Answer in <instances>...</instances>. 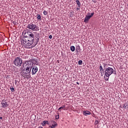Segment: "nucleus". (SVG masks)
<instances>
[{"label": "nucleus", "instance_id": "nucleus-33", "mask_svg": "<svg viewBox=\"0 0 128 128\" xmlns=\"http://www.w3.org/2000/svg\"><path fill=\"white\" fill-rule=\"evenodd\" d=\"M76 84H80V83H79L78 82H76Z\"/></svg>", "mask_w": 128, "mask_h": 128}, {"label": "nucleus", "instance_id": "nucleus-6", "mask_svg": "<svg viewBox=\"0 0 128 128\" xmlns=\"http://www.w3.org/2000/svg\"><path fill=\"white\" fill-rule=\"evenodd\" d=\"M32 76H34V74H36V72H38V66H34L32 68Z\"/></svg>", "mask_w": 128, "mask_h": 128}, {"label": "nucleus", "instance_id": "nucleus-30", "mask_svg": "<svg viewBox=\"0 0 128 128\" xmlns=\"http://www.w3.org/2000/svg\"><path fill=\"white\" fill-rule=\"evenodd\" d=\"M104 68H106V64H104Z\"/></svg>", "mask_w": 128, "mask_h": 128}, {"label": "nucleus", "instance_id": "nucleus-9", "mask_svg": "<svg viewBox=\"0 0 128 128\" xmlns=\"http://www.w3.org/2000/svg\"><path fill=\"white\" fill-rule=\"evenodd\" d=\"M2 108H8V104L6 102L4 101L2 102Z\"/></svg>", "mask_w": 128, "mask_h": 128}, {"label": "nucleus", "instance_id": "nucleus-35", "mask_svg": "<svg viewBox=\"0 0 128 128\" xmlns=\"http://www.w3.org/2000/svg\"><path fill=\"white\" fill-rule=\"evenodd\" d=\"M0 120H2V117H0Z\"/></svg>", "mask_w": 128, "mask_h": 128}, {"label": "nucleus", "instance_id": "nucleus-7", "mask_svg": "<svg viewBox=\"0 0 128 128\" xmlns=\"http://www.w3.org/2000/svg\"><path fill=\"white\" fill-rule=\"evenodd\" d=\"M94 14V12H93L91 13L90 15L86 16L84 20V22H88V20L90 18H92Z\"/></svg>", "mask_w": 128, "mask_h": 128}, {"label": "nucleus", "instance_id": "nucleus-23", "mask_svg": "<svg viewBox=\"0 0 128 128\" xmlns=\"http://www.w3.org/2000/svg\"><path fill=\"white\" fill-rule=\"evenodd\" d=\"M78 64H80V65L82 64V60H79L78 62Z\"/></svg>", "mask_w": 128, "mask_h": 128}, {"label": "nucleus", "instance_id": "nucleus-2", "mask_svg": "<svg viewBox=\"0 0 128 128\" xmlns=\"http://www.w3.org/2000/svg\"><path fill=\"white\" fill-rule=\"evenodd\" d=\"M114 74V68L110 67H108L106 68L104 70V78L105 80L108 82V78H110V76H112Z\"/></svg>", "mask_w": 128, "mask_h": 128}, {"label": "nucleus", "instance_id": "nucleus-31", "mask_svg": "<svg viewBox=\"0 0 128 128\" xmlns=\"http://www.w3.org/2000/svg\"><path fill=\"white\" fill-rule=\"evenodd\" d=\"M100 70V72H104V69Z\"/></svg>", "mask_w": 128, "mask_h": 128}, {"label": "nucleus", "instance_id": "nucleus-32", "mask_svg": "<svg viewBox=\"0 0 128 128\" xmlns=\"http://www.w3.org/2000/svg\"><path fill=\"white\" fill-rule=\"evenodd\" d=\"M16 82H18V81L16 80H15V84H16Z\"/></svg>", "mask_w": 128, "mask_h": 128}, {"label": "nucleus", "instance_id": "nucleus-24", "mask_svg": "<svg viewBox=\"0 0 128 128\" xmlns=\"http://www.w3.org/2000/svg\"><path fill=\"white\" fill-rule=\"evenodd\" d=\"M101 74V76H104V72H100Z\"/></svg>", "mask_w": 128, "mask_h": 128}, {"label": "nucleus", "instance_id": "nucleus-11", "mask_svg": "<svg viewBox=\"0 0 128 128\" xmlns=\"http://www.w3.org/2000/svg\"><path fill=\"white\" fill-rule=\"evenodd\" d=\"M84 116H88V114H90V112L88 110H84L83 112Z\"/></svg>", "mask_w": 128, "mask_h": 128}, {"label": "nucleus", "instance_id": "nucleus-28", "mask_svg": "<svg viewBox=\"0 0 128 128\" xmlns=\"http://www.w3.org/2000/svg\"><path fill=\"white\" fill-rule=\"evenodd\" d=\"M92 2H94V4H96V0H92Z\"/></svg>", "mask_w": 128, "mask_h": 128}, {"label": "nucleus", "instance_id": "nucleus-18", "mask_svg": "<svg viewBox=\"0 0 128 128\" xmlns=\"http://www.w3.org/2000/svg\"><path fill=\"white\" fill-rule=\"evenodd\" d=\"M64 108H66V106H62L60 107L58 110H66Z\"/></svg>", "mask_w": 128, "mask_h": 128}, {"label": "nucleus", "instance_id": "nucleus-22", "mask_svg": "<svg viewBox=\"0 0 128 128\" xmlns=\"http://www.w3.org/2000/svg\"><path fill=\"white\" fill-rule=\"evenodd\" d=\"M80 46H78L76 48V52H78V50H80Z\"/></svg>", "mask_w": 128, "mask_h": 128}, {"label": "nucleus", "instance_id": "nucleus-3", "mask_svg": "<svg viewBox=\"0 0 128 128\" xmlns=\"http://www.w3.org/2000/svg\"><path fill=\"white\" fill-rule=\"evenodd\" d=\"M26 28H28V30H30L33 32H38V30H40V27L36 26V24H34L32 23H30V24H28L26 26Z\"/></svg>", "mask_w": 128, "mask_h": 128}, {"label": "nucleus", "instance_id": "nucleus-13", "mask_svg": "<svg viewBox=\"0 0 128 128\" xmlns=\"http://www.w3.org/2000/svg\"><path fill=\"white\" fill-rule=\"evenodd\" d=\"M36 18L38 20H42V16L40 14H37Z\"/></svg>", "mask_w": 128, "mask_h": 128}, {"label": "nucleus", "instance_id": "nucleus-25", "mask_svg": "<svg viewBox=\"0 0 128 128\" xmlns=\"http://www.w3.org/2000/svg\"><path fill=\"white\" fill-rule=\"evenodd\" d=\"M98 120H96V121H95V124H98Z\"/></svg>", "mask_w": 128, "mask_h": 128}, {"label": "nucleus", "instance_id": "nucleus-16", "mask_svg": "<svg viewBox=\"0 0 128 128\" xmlns=\"http://www.w3.org/2000/svg\"><path fill=\"white\" fill-rule=\"evenodd\" d=\"M70 50L72 52H74V50H76V48L74 47V46H71Z\"/></svg>", "mask_w": 128, "mask_h": 128}, {"label": "nucleus", "instance_id": "nucleus-34", "mask_svg": "<svg viewBox=\"0 0 128 128\" xmlns=\"http://www.w3.org/2000/svg\"><path fill=\"white\" fill-rule=\"evenodd\" d=\"M52 124H54V122H51Z\"/></svg>", "mask_w": 128, "mask_h": 128}, {"label": "nucleus", "instance_id": "nucleus-15", "mask_svg": "<svg viewBox=\"0 0 128 128\" xmlns=\"http://www.w3.org/2000/svg\"><path fill=\"white\" fill-rule=\"evenodd\" d=\"M128 102H126L125 104H124L123 108H125L126 110V108H128Z\"/></svg>", "mask_w": 128, "mask_h": 128}, {"label": "nucleus", "instance_id": "nucleus-17", "mask_svg": "<svg viewBox=\"0 0 128 128\" xmlns=\"http://www.w3.org/2000/svg\"><path fill=\"white\" fill-rule=\"evenodd\" d=\"M46 124H48V121L44 120V121L43 122V124H42V126H46Z\"/></svg>", "mask_w": 128, "mask_h": 128}, {"label": "nucleus", "instance_id": "nucleus-4", "mask_svg": "<svg viewBox=\"0 0 128 128\" xmlns=\"http://www.w3.org/2000/svg\"><path fill=\"white\" fill-rule=\"evenodd\" d=\"M22 60L20 58V57L18 56L16 58H15L14 60V64L16 66H22Z\"/></svg>", "mask_w": 128, "mask_h": 128}, {"label": "nucleus", "instance_id": "nucleus-20", "mask_svg": "<svg viewBox=\"0 0 128 128\" xmlns=\"http://www.w3.org/2000/svg\"><path fill=\"white\" fill-rule=\"evenodd\" d=\"M43 14H44V16H47L48 15V12L44 10L43 12Z\"/></svg>", "mask_w": 128, "mask_h": 128}, {"label": "nucleus", "instance_id": "nucleus-1", "mask_svg": "<svg viewBox=\"0 0 128 128\" xmlns=\"http://www.w3.org/2000/svg\"><path fill=\"white\" fill-rule=\"evenodd\" d=\"M23 34H24V38H23L22 42H23L24 46H30L32 44V48L36 46L40 39L38 33L35 34L34 36L32 32L30 31L26 32V30H24L23 32Z\"/></svg>", "mask_w": 128, "mask_h": 128}, {"label": "nucleus", "instance_id": "nucleus-27", "mask_svg": "<svg viewBox=\"0 0 128 128\" xmlns=\"http://www.w3.org/2000/svg\"><path fill=\"white\" fill-rule=\"evenodd\" d=\"M49 38H50V40H52V35L49 36Z\"/></svg>", "mask_w": 128, "mask_h": 128}, {"label": "nucleus", "instance_id": "nucleus-21", "mask_svg": "<svg viewBox=\"0 0 128 128\" xmlns=\"http://www.w3.org/2000/svg\"><path fill=\"white\" fill-rule=\"evenodd\" d=\"M55 118H56V120H58L60 118V115L58 114V115L56 116Z\"/></svg>", "mask_w": 128, "mask_h": 128}, {"label": "nucleus", "instance_id": "nucleus-5", "mask_svg": "<svg viewBox=\"0 0 128 128\" xmlns=\"http://www.w3.org/2000/svg\"><path fill=\"white\" fill-rule=\"evenodd\" d=\"M26 66V68L32 70V67L34 66V64L30 62V61H26L23 64V68H24Z\"/></svg>", "mask_w": 128, "mask_h": 128}, {"label": "nucleus", "instance_id": "nucleus-14", "mask_svg": "<svg viewBox=\"0 0 128 128\" xmlns=\"http://www.w3.org/2000/svg\"><path fill=\"white\" fill-rule=\"evenodd\" d=\"M76 3L77 4L78 8H80V2L79 0H76Z\"/></svg>", "mask_w": 128, "mask_h": 128}, {"label": "nucleus", "instance_id": "nucleus-19", "mask_svg": "<svg viewBox=\"0 0 128 128\" xmlns=\"http://www.w3.org/2000/svg\"><path fill=\"white\" fill-rule=\"evenodd\" d=\"M10 88L11 92H14V87L11 86Z\"/></svg>", "mask_w": 128, "mask_h": 128}, {"label": "nucleus", "instance_id": "nucleus-29", "mask_svg": "<svg viewBox=\"0 0 128 128\" xmlns=\"http://www.w3.org/2000/svg\"><path fill=\"white\" fill-rule=\"evenodd\" d=\"M76 10H80V7H78V8H76Z\"/></svg>", "mask_w": 128, "mask_h": 128}, {"label": "nucleus", "instance_id": "nucleus-8", "mask_svg": "<svg viewBox=\"0 0 128 128\" xmlns=\"http://www.w3.org/2000/svg\"><path fill=\"white\" fill-rule=\"evenodd\" d=\"M30 72H32V69L26 68L22 70V72H24V74H30Z\"/></svg>", "mask_w": 128, "mask_h": 128}, {"label": "nucleus", "instance_id": "nucleus-26", "mask_svg": "<svg viewBox=\"0 0 128 128\" xmlns=\"http://www.w3.org/2000/svg\"><path fill=\"white\" fill-rule=\"evenodd\" d=\"M99 69H100V70H104V68H102V66H100Z\"/></svg>", "mask_w": 128, "mask_h": 128}, {"label": "nucleus", "instance_id": "nucleus-12", "mask_svg": "<svg viewBox=\"0 0 128 128\" xmlns=\"http://www.w3.org/2000/svg\"><path fill=\"white\" fill-rule=\"evenodd\" d=\"M29 62H32V64H36V62H38V60L34 58L30 60Z\"/></svg>", "mask_w": 128, "mask_h": 128}, {"label": "nucleus", "instance_id": "nucleus-36", "mask_svg": "<svg viewBox=\"0 0 128 128\" xmlns=\"http://www.w3.org/2000/svg\"><path fill=\"white\" fill-rule=\"evenodd\" d=\"M38 128H44L42 126L39 127Z\"/></svg>", "mask_w": 128, "mask_h": 128}, {"label": "nucleus", "instance_id": "nucleus-10", "mask_svg": "<svg viewBox=\"0 0 128 128\" xmlns=\"http://www.w3.org/2000/svg\"><path fill=\"white\" fill-rule=\"evenodd\" d=\"M51 122H54V124H52V126H50V128H56V126H58V124L56 123V122L54 120H52Z\"/></svg>", "mask_w": 128, "mask_h": 128}]
</instances>
